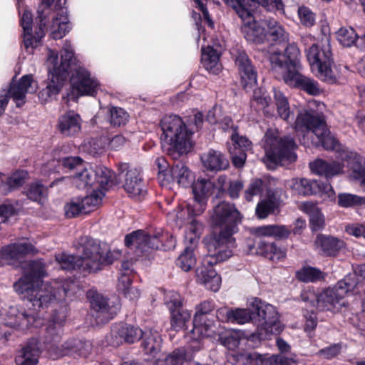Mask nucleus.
I'll return each instance as SVG.
<instances>
[{
  "instance_id": "obj_17",
  "label": "nucleus",
  "mask_w": 365,
  "mask_h": 365,
  "mask_svg": "<svg viewBox=\"0 0 365 365\" xmlns=\"http://www.w3.org/2000/svg\"><path fill=\"white\" fill-rule=\"evenodd\" d=\"M197 6L202 12L205 18H207L209 26H213V22L208 18V11L200 0H193ZM227 3L232 6L239 17L247 16V8L252 6L251 4L257 3L268 10L275 7L277 10L282 9V3L280 0H226Z\"/></svg>"
},
{
  "instance_id": "obj_53",
  "label": "nucleus",
  "mask_w": 365,
  "mask_h": 365,
  "mask_svg": "<svg viewBox=\"0 0 365 365\" xmlns=\"http://www.w3.org/2000/svg\"><path fill=\"white\" fill-rule=\"evenodd\" d=\"M336 38L340 44L345 47H351L356 43L359 36L351 27H341L336 33Z\"/></svg>"
},
{
  "instance_id": "obj_21",
  "label": "nucleus",
  "mask_w": 365,
  "mask_h": 365,
  "mask_svg": "<svg viewBox=\"0 0 365 365\" xmlns=\"http://www.w3.org/2000/svg\"><path fill=\"white\" fill-rule=\"evenodd\" d=\"M36 83L33 80L32 76L25 75L17 83H12L8 91L4 90L1 92L6 93L9 98H11L16 106L21 107L25 103L26 94L36 92Z\"/></svg>"
},
{
  "instance_id": "obj_7",
  "label": "nucleus",
  "mask_w": 365,
  "mask_h": 365,
  "mask_svg": "<svg viewBox=\"0 0 365 365\" xmlns=\"http://www.w3.org/2000/svg\"><path fill=\"white\" fill-rule=\"evenodd\" d=\"M264 161L269 169L278 164L294 162L297 159L294 150L297 145L291 137L279 135L276 129H268L264 135Z\"/></svg>"
},
{
  "instance_id": "obj_35",
  "label": "nucleus",
  "mask_w": 365,
  "mask_h": 365,
  "mask_svg": "<svg viewBox=\"0 0 365 365\" xmlns=\"http://www.w3.org/2000/svg\"><path fill=\"white\" fill-rule=\"evenodd\" d=\"M202 63L205 69L213 74L219 73L222 69L220 53L210 46L202 48Z\"/></svg>"
},
{
  "instance_id": "obj_9",
  "label": "nucleus",
  "mask_w": 365,
  "mask_h": 365,
  "mask_svg": "<svg viewBox=\"0 0 365 365\" xmlns=\"http://www.w3.org/2000/svg\"><path fill=\"white\" fill-rule=\"evenodd\" d=\"M307 57L312 70L319 79L331 84L337 82L340 75L336 67L335 71L331 67L332 54L329 43L322 48L312 45L307 50Z\"/></svg>"
},
{
  "instance_id": "obj_18",
  "label": "nucleus",
  "mask_w": 365,
  "mask_h": 365,
  "mask_svg": "<svg viewBox=\"0 0 365 365\" xmlns=\"http://www.w3.org/2000/svg\"><path fill=\"white\" fill-rule=\"evenodd\" d=\"M38 252L33 244L23 240L2 247L0 250V257L8 264H15L16 262H21L26 256L35 255Z\"/></svg>"
},
{
  "instance_id": "obj_46",
  "label": "nucleus",
  "mask_w": 365,
  "mask_h": 365,
  "mask_svg": "<svg viewBox=\"0 0 365 365\" xmlns=\"http://www.w3.org/2000/svg\"><path fill=\"white\" fill-rule=\"evenodd\" d=\"M55 258L62 269L83 271V264L79 255L60 253L56 255Z\"/></svg>"
},
{
  "instance_id": "obj_62",
  "label": "nucleus",
  "mask_w": 365,
  "mask_h": 365,
  "mask_svg": "<svg viewBox=\"0 0 365 365\" xmlns=\"http://www.w3.org/2000/svg\"><path fill=\"white\" fill-rule=\"evenodd\" d=\"M241 333L237 331H227L225 334L220 337L222 344L229 349H235L240 344Z\"/></svg>"
},
{
  "instance_id": "obj_39",
  "label": "nucleus",
  "mask_w": 365,
  "mask_h": 365,
  "mask_svg": "<svg viewBox=\"0 0 365 365\" xmlns=\"http://www.w3.org/2000/svg\"><path fill=\"white\" fill-rule=\"evenodd\" d=\"M264 24L266 26V40L279 43L288 40V34L277 21L267 19L264 21Z\"/></svg>"
},
{
  "instance_id": "obj_6",
  "label": "nucleus",
  "mask_w": 365,
  "mask_h": 365,
  "mask_svg": "<svg viewBox=\"0 0 365 365\" xmlns=\"http://www.w3.org/2000/svg\"><path fill=\"white\" fill-rule=\"evenodd\" d=\"M162 148L168 155L187 153L192 148L191 134L180 117L176 115L164 116L160 121Z\"/></svg>"
},
{
  "instance_id": "obj_16",
  "label": "nucleus",
  "mask_w": 365,
  "mask_h": 365,
  "mask_svg": "<svg viewBox=\"0 0 365 365\" xmlns=\"http://www.w3.org/2000/svg\"><path fill=\"white\" fill-rule=\"evenodd\" d=\"M70 78L73 91L81 96H94L99 87V83L84 67L76 66L71 69Z\"/></svg>"
},
{
  "instance_id": "obj_27",
  "label": "nucleus",
  "mask_w": 365,
  "mask_h": 365,
  "mask_svg": "<svg viewBox=\"0 0 365 365\" xmlns=\"http://www.w3.org/2000/svg\"><path fill=\"white\" fill-rule=\"evenodd\" d=\"M59 181H66V182H71L76 187L80 190L86 189L88 187L95 185V171L91 167L83 168L78 169L76 173L71 178L63 177L59 178L50 185L53 187L56 183Z\"/></svg>"
},
{
  "instance_id": "obj_29",
  "label": "nucleus",
  "mask_w": 365,
  "mask_h": 365,
  "mask_svg": "<svg viewBox=\"0 0 365 365\" xmlns=\"http://www.w3.org/2000/svg\"><path fill=\"white\" fill-rule=\"evenodd\" d=\"M82 120L78 113L70 110L59 117L58 129L61 133L66 136H74L81 129Z\"/></svg>"
},
{
  "instance_id": "obj_25",
  "label": "nucleus",
  "mask_w": 365,
  "mask_h": 365,
  "mask_svg": "<svg viewBox=\"0 0 365 365\" xmlns=\"http://www.w3.org/2000/svg\"><path fill=\"white\" fill-rule=\"evenodd\" d=\"M284 83L289 86L299 88L309 95L317 96L321 93L319 83L298 71L294 73H288L284 77Z\"/></svg>"
},
{
  "instance_id": "obj_11",
  "label": "nucleus",
  "mask_w": 365,
  "mask_h": 365,
  "mask_svg": "<svg viewBox=\"0 0 365 365\" xmlns=\"http://www.w3.org/2000/svg\"><path fill=\"white\" fill-rule=\"evenodd\" d=\"M0 317L5 327L23 331L40 324L36 313L22 306H6L1 308Z\"/></svg>"
},
{
  "instance_id": "obj_10",
  "label": "nucleus",
  "mask_w": 365,
  "mask_h": 365,
  "mask_svg": "<svg viewBox=\"0 0 365 365\" xmlns=\"http://www.w3.org/2000/svg\"><path fill=\"white\" fill-rule=\"evenodd\" d=\"M356 274H347L333 287L324 290L317 298V307L321 310H331L357 285Z\"/></svg>"
},
{
  "instance_id": "obj_49",
  "label": "nucleus",
  "mask_w": 365,
  "mask_h": 365,
  "mask_svg": "<svg viewBox=\"0 0 365 365\" xmlns=\"http://www.w3.org/2000/svg\"><path fill=\"white\" fill-rule=\"evenodd\" d=\"M191 319V312L187 309H178L170 312V326L173 330L184 329Z\"/></svg>"
},
{
  "instance_id": "obj_44",
  "label": "nucleus",
  "mask_w": 365,
  "mask_h": 365,
  "mask_svg": "<svg viewBox=\"0 0 365 365\" xmlns=\"http://www.w3.org/2000/svg\"><path fill=\"white\" fill-rule=\"evenodd\" d=\"M207 201V200L194 197L192 202L187 205V210H180L177 212V223L182 222V217L185 212L193 216H197L202 214L206 209Z\"/></svg>"
},
{
  "instance_id": "obj_23",
  "label": "nucleus",
  "mask_w": 365,
  "mask_h": 365,
  "mask_svg": "<svg viewBox=\"0 0 365 365\" xmlns=\"http://www.w3.org/2000/svg\"><path fill=\"white\" fill-rule=\"evenodd\" d=\"M91 306L96 312V319L100 323L108 322L116 314L115 311L109 308L106 299L96 290L91 289L87 292Z\"/></svg>"
},
{
  "instance_id": "obj_12",
  "label": "nucleus",
  "mask_w": 365,
  "mask_h": 365,
  "mask_svg": "<svg viewBox=\"0 0 365 365\" xmlns=\"http://www.w3.org/2000/svg\"><path fill=\"white\" fill-rule=\"evenodd\" d=\"M215 308L212 301H204L196 306L193 317V328L190 338L198 340L201 337L212 336L215 332Z\"/></svg>"
},
{
  "instance_id": "obj_36",
  "label": "nucleus",
  "mask_w": 365,
  "mask_h": 365,
  "mask_svg": "<svg viewBox=\"0 0 365 365\" xmlns=\"http://www.w3.org/2000/svg\"><path fill=\"white\" fill-rule=\"evenodd\" d=\"M289 186L297 194L300 195H311L317 192L320 188L319 183L316 180L306 178H294L289 182Z\"/></svg>"
},
{
  "instance_id": "obj_32",
  "label": "nucleus",
  "mask_w": 365,
  "mask_h": 365,
  "mask_svg": "<svg viewBox=\"0 0 365 365\" xmlns=\"http://www.w3.org/2000/svg\"><path fill=\"white\" fill-rule=\"evenodd\" d=\"M200 349L198 340H193V345L175 349L165 358L166 365H184L186 360L194 357L195 351Z\"/></svg>"
},
{
  "instance_id": "obj_20",
  "label": "nucleus",
  "mask_w": 365,
  "mask_h": 365,
  "mask_svg": "<svg viewBox=\"0 0 365 365\" xmlns=\"http://www.w3.org/2000/svg\"><path fill=\"white\" fill-rule=\"evenodd\" d=\"M337 158L347 163L350 178L354 180H360L361 185L365 187V158L347 150L339 151Z\"/></svg>"
},
{
  "instance_id": "obj_40",
  "label": "nucleus",
  "mask_w": 365,
  "mask_h": 365,
  "mask_svg": "<svg viewBox=\"0 0 365 365\" xmlns=\"http://www.w3.org/2000/svg\"><path fill=\"white\" fill-rule=\"evenodd\" d=\"M170 177L173 182L180 186L187 187L192 183L193 176L187 166L178 163L173 165L170 171Z\"/></svg>"
},
{
  "instance_id": "obj_43",
  "label": "nucleus",
  "mask_w": 365,
  "mask_h": 365,
  "mask_svg": "<svg viewBox=\"0 0 365 365\" xmlns=\"http://www.w3.org/2000/svg\"><path fill=\"white\" fill-rule=\"evenodd\" d=\"M215 185L208 178H200L192 184V192L195 197H200L207 200L213 193Z\"/></svg>"
},
{
  "instance_id": "obj_4",
  "label": "nucleus",
  "mask_w": 365,
  "mask_h": 365,
  "mask_svg": "<svg viewBox=\"0 0 365 365\" xmlns=\"http://www.w3.org/2000/svg\"><path fill=\"white\" fill-rule=\"evenodd\" d=\"M75 247L83 264V271L89 273L101 270L121 256L120 251L107 250L100 241L88 236L80 237Z\"/></svg>"
},
{
  "instance_id": "obj_55",
  "label": "nucleus",
  "mask_w": 365,
  "mask_h": 365,
  "mask_svg": "<svg viewBox=\"0 0 365 365\" xmlns=\"http://www.w3.org/2000/svg\"><path fill=\"white\" fill-rule=\"evenodd\" d=\"M267 355L260 354L256 351H247L237 355V360L241 365H262L267 364Z\"/></svg>"
},
{
  "instance_id": "obj_59",
  "label": "nucleus",
  "mask_w": 365,
  "mask_h": 365,
  "mask_svg": "<svg viewBox=\"0 0 365 365\" xmlns=\"http://www.w3.org/2000/svg\"><path fill=\"white\" fill-rule=\"evenodd\" d=\"M110 123L113 126L120 127L125 125L129 120L128 113L119 107L109 108Z\"/></svg>"
},
{
  "instance_id": "obj_52",
  "label": "nucleus",
  "mask_w": 365,
  "mask_h": 365,
  "mask_svg": "<svg viewBox=\"0 0 365 365\" xmlns=\"http://www.w3.org/2000/svg\"><path fill=\"white\" fill-rule=\"evenodd\" d=\"M117 333L125 341L131 344L138 341L144 334L140 328L128 324L120 326Z\"/></svg>"
},
{
  "instance_id": "obj_58",
  "label": "nucleus",
  "mask_w": 365,
  "mask_h": 365,
  "mask_svg": "<svg viewBox=\"0 0 365 365\" xmlns=\"http://www.w3.org/2000/svg\"><path fill=\"white\" fill-rule=\"evenodd\" d=\"M338 205L341 207H351L365 205V197H361L351 193H339Z\"/></svg>"
},
{
  "instance_id": "obj_47",
  "label": "nucleus",
  "mask_w": 365,
  "mask_h": 365,
  "mask_svg": "<svg viewBox=\"0 0 365 365\" xmlns=\"http://www.w3.org/2000/svg\"><path fill=\"white\" fill-rule=\"evenodd\" d=\"M273 91L279 116L286 121H289L290 118L292 119L293 115H291L287 98L281 91L274 88Z\"/></svg>"
},
{
  "instance_id": "obj_63",
  "label": "nucleus",
  "mask_w": 365,
  "mask_h": 365,
  "mask_svg": "<svg viewBox=\"0 0 365 365\" xmlns=\"http://www.w3.org/2000/svg\"><path fill=\"white\" fill-rule=\"evenodd\" d=\"M66 215L68 217H74L80 214H86L85 207L82 205L81 198H75L65 206Z\"/></svg>"
},
{
  "instance_id": "obj_48",
  "label": "nucleus",
  "mask_w": 365,
  "mask_h": 365,
  "mask_svg": "<svg viewBox=\"0 0 365 365\" xmlns=\"http://www.w3.org/2000/svg\"><path fill=\"white\" fill-rule=\"evenodd\" d=\"M38 353L39 348L37 340L29 341L21 350V357L24 359L21 365H36Z\"/></svg>"
},
{
  "instance_id": "obj_64",
  "label": "nucleus",
  "mask_w": 365,
  "mask_h": 365,
  "mask_svg": "<svg viewBox=\"0 0 365 365\" xmlns=\"http://www.w3.org/2000/svg\"><path fill=\"white\" fill-rule=\"evenodd\" d=\"M298 16L301 23L307 26L311 27L314 25L316 21L315 14L307 6H301L298 9Z\"/></svg>"
},
{
  "instance_id": "obj_3",
  "label": "nucleus",
  "mask_w": 365,
  "mask_h": 365,
  "mask_svg": "<svg viewBox=\"0 0 365 365\" xmlns=\"http://www.w3.org/2000/svg\"><path fill=\"white\" fill-rule=\"evenodd\" d=\"M74 53L70 42L66 41L61 51V58L53 51L48 49L47 65L48 78L46 87L38 94L39 98L43 102L51 101L61 91L67 78L68 71L73 63Z\"/></svg>"
},
{
  "instance_id": "obj_50",
  "label": "nucleus",
  "mask_w": 365,
  "mask_h": 365,
  "mask_svg": "<svg viewBox=\"0 0 365 365\" xmlns=\"http://www.w3.org/2000/svg\"><path fill=\"white\" fill-rule=\"evenodd\" d=\"M95 171V185L93 189L96 187L103 190L106 189V186L112 182L114 179L113 173L106 167H96Z\"/></svg>"
},
{
  "instance_id": "obj_1",
  "label": "nucleus",
  "mask_w": 365,
  "mask_h": 365,
  "mask_svg": "<svg viewBox=\"0 0 365 365\" xmlns=\"http://www.w3.org/2000/svg\"><path fill=\"white\" fill-rule=\"evenodd\" d=\"M23 268L24 275L14 283V288L31 303L34 309L47 307L55 302L64 301L76 286L68 279L40 284V279L46 275V265L41 260L30 261Z\"/></svg>"
},
{
  "instance_id": "obj_41",
  "label": "nucleus",
  "mask_w": 365,
  "mask_h": 365,
  "mask_svg": "<svg viewBox=\"0 0 365 365\" xmlns=\"http://www.w3.org/2000/svg\"><path fill=\"white\" fill-rule=\"evenodd\" d=\"M303 210L309 215L310 226L313 231L321 230L324 228V217L319 207L312 202H304L302 205Z\"/></svg>"
},
{
  "instance_id": "obj_15",
  "label": "nucleus",
  "mask_w": 365,
  "mask_h": 365,
  "mask_svg": "<svg viewBox=\"0 0 365 365\" xmlns=\"http://www.w3.org/2000/svg\"><path fill=\"white\" fill-rule=\"evenodd\" d=\"M41 4L48 10H53L55 13L51 26L52 38L54 39L63 38L71 29L66 8L62 6L61 0H42Z\"/></svg>"
},
{
  "instance_id": "obj_24",
  "label": "nucleus",
  "mask_w": 365,
  "mask_h": 365,
  "mask_svg": "<svg viewBox=\"0 0 365 365\" xmlns=\"http://www.w3.org/2000/svg\"><path fill=\"white\" fill-rule=\"evenodd\" d=\"M241 77V83L245 89L252 88L257 83V73L245 52H240L235 59Z\"/></svg>"
},
{
  "instance_id": "obj_31",
  "label": "nucleus",
  "mask_w": 365,
  "mask_h": 365,
  "mask_svg": "<svg viewBox=\"0 0 365 365\" xmlns=\"http://www.w3.org/2000/svg\"><path fill=\"white\" fill-rule=\"evenodd\" d=\"M269 61L273 71L284 81L286 74L297 72V70L292 69L285 56L278 49L272 48L269 50Z\"/></svg>"
},
{
  "instance_id": "obj_28",
  "label": "nucleus",
  "mask_w": 365,
  "mask_h": 365,
  "mask_svg": "<svg viewBox=\"0 0 365 365\" xmlns=\"http://www.w3.org/2000/svg\"><path fill=\"white\" fill-rule=\"evenodd\" d=\"M123 187L129 196L133 198L140 199L146 193L140 173L136 168L127 171Z\"/></svg>"
},
{
  "instance_id": "obj_30",
  "label": "nucleus",
  "mask_w": 365,
  "mask_h": 365,
  "mask_svg": "<svg viewBox=\"0 0 365 365\" xmlns=\"http://www.w3.org/2000/svg\"><path fill=\"white\" fill-rule=\"evenodd\" d=\"M200 159L203 166L210 171H220L229 166V161L220 152L210 149L201 155Z\"/></svg>"
},
{
  "instance_id": "obj_5",
  "label": "nucleus",
  "mask_w": 365,
  "mask_h": 365,
  "mask_svg": "<svg viewBox=\"0 0 365 365\" xmlns=\"http://www.w3.org/2000/svg\"><path fill=\"white\" fill-rule=\"evenodd\" d=\"M294 129L298 134L302 135V143L309 146L306 137L315 135L326 150H334L338 146V142L331 134L324 117L319 113L306 109L301 110L294 123Z\"/></svg>"
},
{
  "instance_id": "obj_38",
  "label": "nucleus",
  "mask_w": 365,
  "mask_h": 365,
  "mask_svg": "<svg viewBox=\"0 0 365 365\" xmlns=\"http://www.w3.org/2000/svg\"><path fill=\"white\" fill-rule=\"evenodd\" d=\"M162 344V339L157 331H145L142 348L145 354L155 357L160 352Z\"/></svg>"
},
{
  "instance_id": "obj_51",
  "label": "nucleus",
  "mask_w": 365,
  "mask_h": 365,
  "mask_svg": "<svg viewBox=\"0 0 365 365\" xmlns=\"http://www.w3.org/2000/svg\"><path fill=\"white\" fill-rule=\"evenodd\" d=\"M203 230V225L195 219H191L187 222V228L185 234V240L189 242L190 245H196Z\"/></svg>"
},
{
  "instance_id": "obj_57",
  "label": "nucleus",
  "mask_w": 365,
  "mask_h": 365,
  "mask_svg": "<svg viewBox=\"0 0 365 365\" xmlns=\"http://www.w3.org/2000/svg\"><path fill=\"white\" fill-rule=\"evenodd\" d=\"M297 278L304 282H316L324 278L323 272L319 269L307 267L298 270L296 273Z\"/></svg>"
},
{
  "instance_id": "obj_14",
  "label": "nucleus",
  "mask_w": 365,
  "mask_h": 365,
  "mask_svg": "<svg viewBox=\"0 0 365 365\" xmlns=\"http://www.w3.org/2000/svg\"><path fill=\"white\" fill-rule=\"evenodd\" d=\"M125 245L134 250L138 256H148L153 250L160 248V242L156 235H148L145 232L138 230L125 235Z\"/></svg>"
},
{
  "instance_id": "obj_22",
  "label": "nucleus",
  "mask_w": 365,
  "mask_h": 365,
  "mask_svg": "<svg viewBox=\"0 0 365 365\" xmlns=\"http://www.w3.org/2000/svg\"><path fill=\"white\" fill-rule=\"evenodd\" d=\"M345 247L344 240L332 235L319 234L314 241L316 251L324 257H336Z\"/></svg>"
},
{
  "instance_id": "obj_26",
  "label": "nucleus",
  "mask_w": 365,
  "mask_h": 365,
  "mask_svg": "<svg viewBox=\"0 0 365 365\" xmlns=\"http://www.w3.org/2000/svg\"><path fill=\"white\" fill-rule=\"evenodd\" d=\"M207 252H209L207 251ZM208 253L203 259V265L198 267L196 271L197 281L202 284L207 289L217 292L221 285V277L217 274L216 271L212 268L214 264H208L205 262V259L209 255ZM217 263H215L216 264Z\"/></svg>"
},
{
  "instance_id": "obj_19",
  "label": "nucleus",
  "mask_w": 365,
  "mask_h": 365,
  "mask_svg": "<svg viewBox=\"0 0 365 365\" xmlns=\"http://www.w3.org/2000/svg\"><path fill=\"white\" fill-rule=\"evenodd\" d=\"M251 7L247 8L249 13L247 16L240 17L243 21L241 29L247 41L260 43L266 39V26L264 24V21L260 23L255 21L252 13L253 9Z\"/></svg>"
},
{
  "instance_id": "obj_8",
  "label": "nucleus",
  "mask_w": 365,
  "mask_h": 365,
  "mask_svg": "<svg viewBox=\"0 0 365 365\" xmlns=\"http://www.w3.org/2000/svg\"><path fill=\"white\" fill-rule=\"evenodd\" d=\"M255 316L257 331L249 336V340L255 341L270 339L272 335L279 334L283 327L279 321L278 313L274 307L255 298L251 304Z\"/></svg>"
},
{
  "instance_id": "obj_56",
  "label": "nucleus",
  "mask_w": 365,
  "mask_h": 365,
  "mask_svg": "<svg viewBox=\"0 0 365 365\" xmlns=\"http://www.w3.org/2000/svg\"><path fill=\"white\" fill-rule=\"evenodd\" d=\"M195 246H187L176 260V265L185 272L190 271L196 262L193 254Z\"/></svg>"
},
{
  "instance_id": "obj_54",
  "label": "nucleus",
  "mask_w": 365,
  "mask_h": 365,
  "mask_svg": "<svg viewBox=\"0 0 365 365\" xmlns=\"http://www.w3.org/2000/svg\"><path fill=\"white\" fill-rule=\"evenodd\" d=\"M104 195V192L96 187V189H93L90 195L81 198L86 213H88L97 207L101 203Z\"/></svg>"
},
{
  "instance_id": "obj_34",
  "label": "nucleus",
  "mask_w": 365,
  "mask_h": 365,
  "mask_svg": "<svg viewBox=\"0 0 365 365\" xmlns=\"http://www.w3.org/2000/svg\"><path fill=\"white\" fill-rule=\"evenodd\" d=\"M313 173L319 175L331 178L339 174L343 170V165L336 161L327 162L323 160H317L309 164Z\"/></svg>"
},
{
  "instance_id": "obj_61",
  "label": "nucleus",
  "mask_w": 365,
  "mask_h": 365,
  "mask_svg": "<svg viewBox=\"0 0 365 365\" xmlns=\"http://www.w3.org/2000/svg\"><path fill=\"white\" fill-rule=\"evenodd\" d=\"M289 66H292V69L298 71L299 68V60L300 57V51L299 48L294 43L289 44L285 50L284 53Z\"/></svg>"
},
{
  "instance_id": "obj_33",
  "label": "nucleus",
  "mask_w": 365,
  "mask_h": 365,
  "mask_svg": "<svg viewBox=\"0 0 365 365\" xmlns=\"http://www.w3.org/2000/svg\"><path fill=\"white\" fill-rule=\"evenodd\" d=\"M67 317L66 309L61 308L60 310L56 311L52 316L51 321L46 329L49 341L56 342L61 337L62 334V326L66 321Z\"/></svg>"
},
{
  "instance_id": "obj_13",
  "label": "nucleus",
  "mask_w": 365,
  "mask_h": 365,
  "mask_svg": "<svg viewBox=\"0 0 365 365\" xmlns=\"http://www.w3.org/2000/svg\"><path fill=\"white\" fill-rule=\"evenodd\" d=\"M51 11V10H48L46 7L42 6L41 4L38 9V18L40 20V26L34 36L31 34V24L33 21L32 14L28 10L24 11L21 19V24L24 30V42L26 49H32L38 46L41 38L45 35L46 19Z\"/></svg>"
},
{
  "instance_id": "obj_37",
  "label": "nucleus",
  "mask_w": 365,
  "mask_h": 365,
  "mask_svg": "<svg viewBox=\"0 0 365 365\" xmlns=\"http://www.w3.org/2000/svg\"><path fill=\"white\" fill-rule=\"evenodd\" d=\"M291 232L285 225H269L256 227L255 233L258 237H271L276 240L287 239Z\"/></svg>"
},
{
  "instance_id": "obj_42",
  "label": "nucleus",
  "mask_w": 365,
  "mask_h": 365,
  "mask_svg": "<svg viewBox=\"0 0 365 365\" xmlns=\"http://www.w3.org/2000/svg\"><path fill=\"white\" fill-rule=\"evenodd\" d=\"M277 207V198L274 194H269L266 198L257 203L255 209L256 215L259 219H264L270 214H272Z\"/></svg>"
},
{
  "instance_id": "obj_60",
  "label": "nucleus",
  "mask_w": 365,
  "mask_h": 365,
  "mask_svg": "<svg viewBox=\"0 0 365 365\" xmlns=\"http://www.w3.org/2000/svg\"><path fill=\"white\" fill-rule=\"evenodd\" d=\"M231 322H235L240 324H245L250 320H255V316L253 313V309L249 310L247 309H235L231 312Z\"/></svg>"
},
{
  "instance_id": "obj_2",
  "label": "nucleus",
  "mask_w": 365,
  "mask_h": 365,
  "mask_svg": "<svg viewBox=\"0 0 365 365\" xmlns=\"http://www.w3.org/2000/svg\"><path fill=\"white\" fill-rule=\"evenodd\" d=\"M241 220L240 212L234 205L222 202L216 205L210 215L211 225L214 231L204 239L209 252L205 262L215 264L227 260L232 255L235 247L234 233L237 231V224Z\"/></svg>"
},
{
  "instance_id": "obj_45",
  "label": "nucleus",
  "mask_w": 365,
  "mask_h": 365,
  "mask_svg": "<svg viewBox=\"0 0 365 365\" xmlns=\"http://www.w3.org/2000/svg\"><path fill=\"white\" fill-rule=\"evenodd\" d=\"M29 173L25 170H18L14 173L11 176L4 175L3 182L2 193L7 194L9 192L21 186L25 180L28 178Z\"/></svg>"
}]
</instances>
